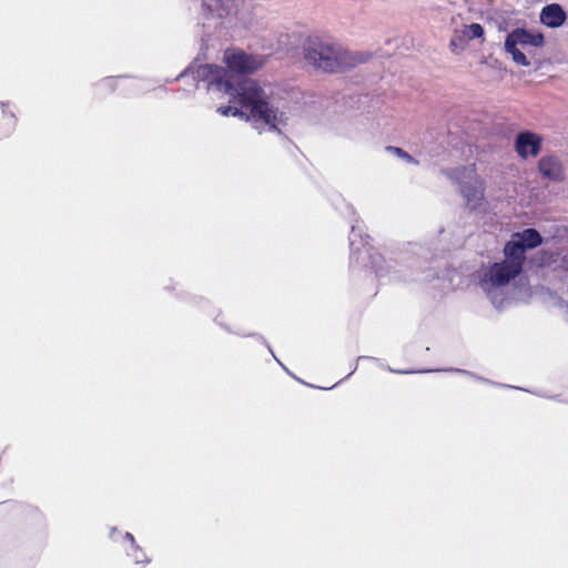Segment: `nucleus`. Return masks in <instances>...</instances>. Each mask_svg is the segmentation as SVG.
<instances>
[{"label":"nucleus","instance_id":"15","mask_svg":"<svg viewBox=\"0 0 568 568\" xmlns=\"http://www.w3.org/2000/svg\"><path fill=\"white\" fill-rule=\"evenodd\" d=\"M562 267L568 271V253L562 257Z\"/></svg>","mask_w":568,"mask_h":568},{"label":"nucleus","instance_id":"13","mask_svg":"<svg viewBox=\"0 0 568 568\" xmlns=\"http://www.w3.org/2000/svg\"><path fill=\"white\" fill-rule=\"evenodd\" d=\"M466 39L463 37V36H455L452 40H450V48L452 50L455 52V53H459L460 51H463L466 47Z\"/></svg>","mask_w":568,"mask_h":568},{"label":"nucleus","instance_id":"11","mask_svg":"<svg viewBox=\"0 0 568 568\" xmlns=\"http://www.w3.org/2000/svg\"><path fill=\"white\" fill-rule=\"evenodd\" d=\"M566 13L557 3H551L542 8L540 21L549 28H558L566 21Z\"/></svg>","mask_w":568,"mask_h":568},{"label":"nucleus","instance_id":"9","mask_svg":"<svg viewBox=\"0 0 568 568\" xmlns=\"http://www.w3.org/2000/svg\"><path fill=\"white\" fill-rule=\"evenodd\" d=\"M540 174L552 182H559L564 180V168L558 158L554 155L545 156L540 159L538 163Z\"/></svg>","mask_w":568,"mask_h":568},{"label":"nucleus","instance_id":"10","mask_svg":"<svg viewBox=\"0 0 568 568\" xmlns=\"http://www.w3.org/2000/svg\"><path fill=\"white\" fill-rule=\"evenodd\" d=\"M540 149V140L537 135L524 132L519 133L516 139V150L518 154L523 158H527L529 155H537Z\"/></svg>","mask_w":568,"mask_h":568},{"label":"nucleus","instance_id":"3","mask_svg":"<svg viewBox=\"0 0 568 568\" xmlns=\"http://www.w3.org/2000/svg\"><path fill=\"white\" fill-rule=\"evenodd\" d=\"M523 270L518 258L505 255V260L494 263L480 278V287L495 307L500 308L508 303L507 287Z\"/></svg>","mask_w":568,"mask_h":568},{"label":"nucleus","instance_id":"16","mask_svg":"<svg viewBox=\"0 0 568 568\" xmlns=\"http://www.w3.org/2000/svg\"><path fill=\"white\" fill-rule=\"evenodd\" d=\"M125 537L131 540L132 542L134 541V537L132 536V534L130 532H126Z\"/></svg>","mask_w":568,"mask_h":568},{"label":"nucleus","instance_id":"14","mask_svg":"<svg viewBox=\"0 0 568 568\" xmlns=\"http://www.w3.org/2000/svg\"><path fill=\"white\" fill-rule=\"evenodd\" d=\"M386 151L389 152V153L395 154L396 156H398L399 159L405 160L408 163H415L414 159L406 151H404L400 148L387 146Z\"/></svg>","mask_w":568,"mask_h":568},{"label":"nucleus","instance_id":"8","mask_svg":"<svg viewBox=\"0 0 568 568\" xmlns=\"http://www.w3.org/2000/svg\"><path fill=\"white\" fill-rule=\"evenodd\" d=\"M541 241V236L536 230L527 229L513 235L511 241L505 245L504 253L518 258L524 264L526 251L538 246Z\"/></svg>","mask_w":568,"mask_h":568},{"label":"nucleus","instance_id":"12","mask_svg":"<svg viewBox=\"0 0 568 568\" xmlns=\"http://www.w3.org/2000/svg\"><path fill=\"white\" fill-rule=\"evenodd\" d=\"M483 34H484V29L479 23H471V24L465 26L462 31V36L466 40L477 39V38L483 37Z\"/></svg>","mask_w":568,"mask_h":568},{"label":"nucleus","instance_id":"5","mask_svg":"<svg viewBox=\"0 0 568 568\" xmlns=\"http://www.w3.org/2000/svg\"><path fill=\"white\" fill-rule=\"evenodd\" d=\"M545 45V37L539 31L527 30L525 28H516L505 40V51L511 55L513 61L521 67H530L531 62L521 51L528 47L542 48Z\"/></svg>","mask_w":568,"mask_h":568},{"label":"nucleus","instance_id":"4","mask_svg":"<svg viewBox=\"0 0 568 568\" xmlns=\"http://www.w3.org/2000/svg\"><path fill=\"white\" fill-rule=\"evenodd\" d=\"M203 26L207 28H235L246 24L244 2L241 0H202Z\"/></svg>","mask_w":568,"mask_h":568},{"label":"nucleus","instance_id":"17","mask_svg":"<svg viewBox=\"0 0 568 568\" xmlns=\"http://www.w3.org/2000/svg\"><path fill=\"white\" fill-rule=\"evenodd\" d=\"M355 229H356V226H355V225H353V226H352V234H353V235L355 234Z\"/></svg>","mask_w":568,"mask_h":568},{"label":"nucleus","instance_id":"6","mask_svg":"<svg viewBox=\"0 0 568 568\" xmlns=\"http://www.w3.org/2000/svg\"><path fill=\"white\" fill-rule=\"evenodd\" d=\"M447 175L460 184V193L466 205L471 210H477L484 203V183L477 176L474 166H464L447 172Z\"/></svg>","mask_w":568,"mask_h":568},{"label":"nucleus","instance_id":"1","mask_svg":"<svg viewBox=\"0 0 568 568\" xmlns=\"http://www.w3.org/2000/svg\"><path fill=\"white\" fill-rule=\"evenodd\" d=\"M192 75L195 81H205L210 90L224 92L231 97V105L220 106L217 112L223 116H239L251 121L256 129L268 126L275 129L277 124L286 122V113L273 104L268 93L253 79H244L233 84L231 78L222 67L213 64L190 65L179 78Z\"/></svg>","mask_w":568,"mask_h":568},{"label":"nucleus","instance_id":"7","mask_svg":"<svg viewBox=\"0 0 568 568\" xmlns=\"http://www.w3.org/2000/svg\"><path fill=\"white\" fill-rule=\"evenodd\" d=\"M223 61L227 67L226 78H231L234 85L242 79H237L235 74L252 73L264 64V59L258 55L247 54L241 50L230 49L224 52ZM245 78H243L244 80Z\"/></svg>","mask_w":568,"mask_h":568},{"label":"nucleus","instance_id":"2","mask_svg":"<svg viewBox=\"0 0 568 568\" xmlns=\"http://www.w3.org/2000/svg\"><path fill=\"white\" fill-rule=\"evenodd\" d=\"M368 58L369 54L348 51L318 38L308 40L304 47L305 62L323 72H344L366 62Z\"/></svg>","mask_w":568,"mask_h":568}]
</instances>
